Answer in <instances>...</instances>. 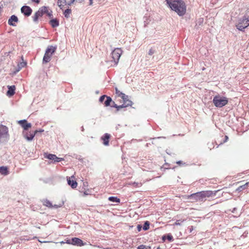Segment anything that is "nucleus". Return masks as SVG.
Wrapping results in <instances>:
<instances>
[{
    "instance_id": "obj_1",
    "label": "nucleus",
    "mask_w": 249,
    "mask_h": 249,
    "mask_svg": "<svg viewBox=\"0 0 249 249\" xmlns=\"http://www.w3.org/2000/svg\"><path fill=\"white\" fill-rule=\"evenodd\" d=\"M218 191L219 190L202 191L189 195L187 197L188 199H192V202H204L206 200L207 198L215 196Z\"/></svg>"
},
{
    "instance_id": "obj_2",
    "label": "nucleus",
    "mask_w": 249,
    "mask_h": 249,
    "mask_svg": "<svg viewBox=\"0 0 249 249\" xmlns=\"http://www.w3.org/2000/svg\"><path fill=\"white\" fill-rule=\"evenodd\" d=\"M166 1L171 9L175 11L179 16H183L186 13V5L182 0H166Z\"/></svg>"
},
{
    "instance_id": "obj_3",
    "label": "nucleus",
    "mask_w": 249,
    "mask_h": 249,
    "mask_svg": "<svg viewBox=\"0 0 249 249\" xmlns=\"http://www.w3.org/2000/svg\"><path fill=\"white\" fill-rule=\"evenodd\" d=\"M213 102L217 107H222L228 103V99L226 97L217 95L213 97Z\"/></svg>"
},
{
    "instance_id": "obj_4",
    "label": "nucleus",
    "mask_w": 249,
    "mask_h": 249,
    "mask_svg": "<svg viewBox=\"0 0 249 249\" xmlns=\"http://www.w3.org/2000/svg\"><path fill=\"white\" fill-rule=\"evenodd\" d=\"M56 47L53 46H49L46 50L44 55L43 58V63H47L50 61L51 57L55 53Z\"/></svg>"
},
{
    "instance_id": "obj_5",
    "label": "nucleus",
    "mask_w": 249,
    "mask_h": 249,
    "mask_svg": "<svg viewBox=\"0 0 249 249\" xmlns=\"http://www.w3.org/2000/svg\"><path fill=\"white\" fill-rule=\"evenodd\" d=\"M9 137L8 127L2 124H0V143L7 141Z\"/></svg>"
},
{
    "instance_id": "obj_6",
    "label": "nucleus",
    "mask_w": 249,
    "mask_h": 249,
    "mask_svg": "<svg viewBox=\"0 0 249 249\" xmlns=\"http://www.w3.org/2000/svg\"><path fill=\"white\" fill-rule=\"evenodd\" d=\"M249 26V17L244 16L243 18L240 19L238 24L236 25L237 29L240 31L244 30Z\"/></svg>"
},
{
    "instance_id": "obj_7",
    "label": "nucleus",
    "mask_w": 249,
    "mask_h": 249,
    "mask_svg": "<svg viewBox=\"0 0 249 249\" xmlns=\"http://www.w3.org/2000/svg\"><path fill=\"white\" fill-rule=\"evenodd\" d=\"M123 53V51L121 48H115L111 53V56L113 62L115 64L118 63L120 56H121Z\"/></svg>"
},
{
    "instance_id": "obj_8",
    "label": "nucleus",
    "mask_w": 249,
    "mask_h": 249,
    "mask_svg": "<svg viewBox=\"0 0 249 249\" xmlns=\"http://www.w3.org/2000/svg\"><path fill=\"white\" fill-rule=\"evenodd\" d=\"M45 158L52 160L54 162H58L64 160L63 158H58L55 155L45 153L44 154Z\"/></svg>"
},
{
    "instance_id": "obj_9",
    "label": "nucleus",
    "mask_w": 249,
    "mask_h": 249,
    "mask_svg": "<svg viewBox=\"0 0 249 249\" xmlns=\"http://www.w3.org/2000/svg\"><path fill=\"white\" fill-rule=\"evenodd\" d=\"M43 204L44 206H45L49 208H54L55 209H57L58 208L61 207L63 205L64 202H61L59 204H54L53 205L49 200L45 199L43 201Z\"/></svg>"
},
{
    "instance_id": "obj_10",
    "label": "nucleus",
    "mask_w": 249,
    "mask_h": 249,
    "mask_svg": "<svg viewBox=\"0 0 249 249\" xmlns=\"http://www.w3.org/2000/svg\"><path fill=\"white\" fill-rule=\"evenodd\" d=\"M71 245L82 247L86 245V243L84 242L82 240L79 238L74 237L71 239Z\"/></svg>"
},
{
    "instance_id": "obj_11",
    "label": "nucleus",
    "mask_w": 249,
    "mask_h": 249,
    "mask_svg": "<svg viewBox=\"0 0 249 249\" xmlns=\"http://www.w3.org/2000/svg\"><path fill=\"white\" fill-rule=\"evenodd\" d=\"M37 130H36L33 132H26L24 131H23V134L25 139H26L28 141H31L33 139L34 137L37 133Z\"/></svg>"
},
{
    "instance_id": "obj_12",
    "label": "nucleus",
    "mask_w": 249,
    "mask_h": 249,
    "mask_svg": "<svg viewBox=\"0 0 249 249\" xmlns=\"http://www.w3.org/2000/svg\"><path fill=\"white\" fill-rule=\"evenodd\" d=\"M112 107H113L117 109L118 110H119L120 108L125 107L128 106H131L132 105V102L131 101H127L125 103L122 104L121 106H118L116 105L114 102L112 101Z\"/></svg>"
},
{
    "instance_id": "obj_13",
    "label": "nucleus",
    "mask_w": 249,
    "mask_h": 249,
    "mask_svg": "<svg viewBox=\"0 0 249 249\" xmlns=\"http://www.w3.org/2000/svg\"><path fill=\"white\" fill-rule=\"evenodd\" d=\"M21 12L26 16H29L32 12V9L28 6H23L21 8Z\"/></svg>"
},
{
    "instance_id": "obj_14",
    "label": "nucleus",
    "mask_w": 249,
    "mask_h": 249,
    "mask_svg": "<svg viewBox=\"0 0 249 249\" xmlns=\"http://www.w3.org/2000/svg\"><path fill=\"white\" fill-rule=\"evenodd\" d=\"M73 179H74V176H72L71 178L67 177V181L68 184L70 185L72 188L74 189L76 188L77 186V183Z\"/></svg>"
},
{
    "instance_id": "obj_15",
    "label": "nucleus",
    "mask_w": 249,
    "mask_h": 249,
    "mask_svg": "<svg viewBox=\"0 0 249 249\" xmlns=\"http://www.w3.org/2000/svg\"><path fill=\"white\" fill-rule=\"evenodd\" d=\"M18 123L23 127L24 130H27L31 128L32 125L30 123H28L26 120H20Z\"/></svg>"
},
{
    "instance_id": "obj_16",
    "label": "nucleus",
    "mask_w": 249,
    "mask_h": 249,
    "mask_svg": "<svg viewBox=\"0 0 249 249\" xmlns=\"http://www.w3.org/2000/svg\"><path fill=\"white\" fill-rule=\"evenodd\" d=\"M68 0H57V5L61 9L63 10L67 5H70Z\"/></svg>"
},
{
    "instance_id": "obj_17",
    "label": "nucleus",
    "mask_w": 249,
    "mask_h": 249,
    "mask_svg": "<svg viewBox=\"0 0 249 249\" xmlns=\"http://www.w3.org/2000/svg\"><path fill=\"white\" fill-rule=\"evenodd\" d=\"M110 138V135L108 133L105 134L101 138L102 140L103 141V143L105 145H108L109 140Z\"/></svg>"
},
{
    "instance_id": "obj_18",
    "label": "nucleus",
    "mask_w": 249,
    "mask_h": 249,
    "mask_svg": "<svg viewBox=\"0 0 249 249\" xmlns=\"http://www.w3.org/2000/svg\"><path fill=\"white\" fill-rule=\"evenodd\" d=\"M18 18L17 16L15 15H13L11 17V18L8 20V23L9 25L12 26H16V24L14 22H18Z\"/></svg>"
},
{
    "instance_id": "obj_19",
    "label": "nucleus",
    "mask_w": 249,
    "mask_h": 249,
    "mask_svg": "<svg viewBox=\"0 0 249 249\" xmlns=\"http://www.w3.org/2000/svg\"><path fill=\"white\" fill-rule=\"evenodd\" d=\"M50 24L53 28H55L59 26V21L56 18L52 19L49 22Z\"/></svg>"
},
{
    "instance_id": "obj_20",
    "label": "nucleus",
    "mask_w": 249,
    "mask_h": 249,
    "mask_svg": "<svg viewBox=\"0 0 249 249\" xmlns=\"http://www.w3.org/2000/svg\"><path fill=\"white\" fill-rule=\"evenodd\" d=\"M16 87L15 86H12L8 87V90L7 92V94L9 96L13 95L15 92Z\"/></svg>"
},
{
    "instance_id": "obj_21",
    "label": "nucleus",
    "mask_w": 249,
    "mask_h": 249,
    "mask_svg": "<svg viewBox=\"0 0 249 249\" xmlns=\"http://www.w3.org/2000/svg\"><path fill=\"white\" fill-rule=\"evenodd\" d=\"M0 173L3 175H7L9 174L8 168L5 166L0 167Z\"/></svg>"
},
{
    "instance_id": "obj_22",
    "label": "nucleus",
    "mask_w": 249,
    "mask_h": 249,
    "mask_svg": "<svg viewBox=\"0 0 249 249\" xmlns=\"http://www.w3.org/2000/svg\"><path fill=\"white\" fill-rule=\"evenodd\" d=\"M40 12L41 13L42 16H43L45 14H47L48 13V11H49V9L48 7L43 6L41 7L39 9Z\"/></svg>"
},
{
    "instance_id": "obj_23",
    "label": "nucleus",
    "mask_w": 249,
    "mask_h": 249,
    "mask_svg": "<svg viewBox=\"0 0 249 249\" xmlns=\"http://www.w3.org/2000/svg\"><path fill=\"white\" fill-rule=\"evenodd\" d=\"M42 15H41V13L40 12L39 10H38L37 12H36L35 15H34V16L33 17V20L34 21H37L38 18L39 17H42Z\"/></svg>"
},
{
    "instance_id": "obj_24",
    "label": "nucleus",
    "mask_w": 249,
    "mask_h": 249,
    "mask_svg": "<svg viewBox=\"0 0 249 249\" xmlns=\"http://www.w3.org/2000/svg\"><path fill=\"white\" fill-rule=\"evenodd\" d=\"M249 185V182H247L244 185L239 186L236 189V191H237L238 192H241V191L247 189Z\"/></svg>"
},
{
    "instance_id": "obj_25",
    "label": "nucleus",
    "mask_w": 249,
    "mask_h": 249,
    "mask_svg": "<svg viewBox=\"0 0 249 249\" xmlns=\"http://www.w3.org/2000/svg\"><path fill=\"white\" fill-rule=\"evenodd\" d=\"M105 99H106V100L105 101V102L104 103V105L106 107H108L112 103V99L110 97L107 96V97H106Z\"/></svg>"
},
{
    "instance_id": "obj_26",
    "label": "nucleus",
    "mask_w": 249,
    "mask_h": 249,
    "mask_svg": "<svg viewBox=\"0 0 249 249\" xmlns=\"http://www.w3.org/2000/svg\"><path fill=\"white\" fill-rule=\"evenodd\" d=\"M108 200L110 201L114 202H117V203H120V199L115 196H110L108 197Z\"/></svg>"
},
{
    "instance_id": "obj_27",
    "label": "nucleus",
    "mask_w": 249,
    "mask_h": 249,
    "mask_svg": "<svg viewBox=\"0 0 249 249\" xmlns=\"http://www.w3.org/2000/svg\"><path fill=\"white\" fill-rule=\"evenodd\" d=\"M121 98L123 100V101H124V103L123 104H124L125 103V102L128 101H131L130 100H129L128 99V96L125 95L124 93H121Z\"/></svg>"
},
{
    "instance_id": "obj_28",
    "label": "nucleus",
    "mask_w": 249,
    "mask_h": 249,
    "mask_svg": "<svg viewBox=\"0 0 249 249\" xmlns=\"http://www.w3.org/2000/svg\"><path fill=\"white\" fill-rule=\"evenodd\" d=\"M150 246H147L144 245H142L137 247V249H151Z\"/></svg>"
},
{
    "instance_id": "obj_29",
    "label": "nucleus",
    "mask_w": 249,
    "mask_h": 249,
    "mask_svg": "<svg viewBox=\"0 0 249 249\" xmlns=\"http://www.w3.org/2000/svg\"><path fill=\"white\" fill-rule=\"evenodd\" d=\"M71 12V10L70 9H67L66 10H65L64 12V15H65V17L66 18L69 17Z\"/></svg>"
},
{
    "instance_id": "obj_30",
    "label": "nucleus",
    "mask_w": 249,
    "mask_h": 249,
    "mask_svg": "<svg viewBox=\"0 0 249 249\" xmlns=\"http://www.w3.org/2000/svg\"><path fill=\"white\" fill-rule=\"evenodd\" d=\"M149 228V223L148 221H146L143 226V229L145 231L147 230Z\"/></svg>"
},
{
    "instance_id": "obj_31",
    "label": "nucleus",
    "mask_w": 249,
    "mask_h": 249,
    "mask_svg": "<svg viewBox=\"0 0 249 249\" xmlns=\"http://www.w3.org/2000/svg\"><path fill=\"white\" fill-rule=\"evenodd\" d=\"M132 185L135 187H140L142 186V184L141 182H134L132 183Z\"/></svg>"
},
{
    "instance_id": "obj_32",
    "label": "nucleus",
    "mask_w": 249,
    "mask_h": 249,
    "mask_svg": "<svg viewBox=\"0 0 249 249\" xmlns=\"http://www.w3.org/2000/svg\"><path fill=\"white\" fill-rule=\"evenodd\" d=\"M106 97H107V96H106V95H105L101 96L100 97L99 101H100L101 103H103V101H104V100L105 99Z\"/></svg>"
},
{
    "instance_id": "obj_33",
    "label": "nucleus",
    "mask_w": 249,
    "mask_h": 249,
    "mask_svg": "<svg viewBox=\"0 0 249 249\" xmlns=\"http://www.w3.org/2000/svg\"><path fill=\"white\" fill-rule=\"evenodd\" d=\"M166 238L169 241H171L173 240V237L171 234H168L166 236Z\"/></svg>"
},
{
    "instance_id": "obj_34",
    "label": "nucleus",
    "mask_w": 249,
    "mask_h": 249,
    "mask_svg": "<svg viewBox=\"0 0 249 249\" xmlns=\"http://www.w3.org/2000/svg\"><path fill=\"white\" fill-rule=\"evenodd\" d=\"M49 17V18H52V16H53V14H52V11H48V13L46 14Z\"/></svg>"
},
{
    "instance_id": "obj_35",
    "label": "nucleus",
    "mask_w": 249,
    "mask_h": 249,
    "mask_svg": "<svg viewBox=\"0 0 249 249\" xmlns=\"http://www.w3.org/2000/svg\"><path fill=\"white\" fill-rule=\"evenodd\" d=\"M154 53V51L152 49H151L149 50V51L148 52V54L151 55H152Z\"/></svg>"
},
{
    "instance_id": "obj_36",
    "label": "nucleus",
    "mask_w": 249,
    "mask_h": 249,
    "mask_svg": "<svg viewBox=\"0 0 249 249\" xmlns=\"http://www.w3.org/2000/svg\"><path fill=\"white\" fill-rule=\"evenodd\" d=\"M190 232H192V231L194 230V227L193 226H189L188 227Z\"/></svg>"
},
{
    "instance_id": "obj_37",
    "label": "nucleus",
    "mask_w": 249,
    "mask_h": 249,
    "mask_svg": "<svg viewBox=\"0 0 249 249\" xmlns=\"http://www.w3.org/2000/svg\"><path fill=\"white\" fill-rule=\"evenodd\" d=\"M180 225V224L179 223V220H177L174 224V225H176V226Z\"/></svg>"
},
{
    "instance_id": "obj_38",
    "label": "nucleus",
    "mask_w": 249,
    "mask_h": 249,
    "mask_svg": "<svg viewBox=\"0 0 249 249\" xmlns=\"http://www.w3.org/2000/svg\"><path fill=\"white\" fill-rule=\"evenodd\" d=\"M66 243L68 244H71V239L70 240V239H67L66 240Z\"/></svg>"
},
{
    "instance_id": "obj_39",
    "label": "nucleus",
    "mask_w": 249,
    "mask_h": 249,
    "mask_svg": "<svg viewBox=\"0 0 249 249\" xmlns=\"http://www.w3.org/2000/svg\"><path fill=\"white\" fill-rule=\"evenodd\" d=\"M177 163L179 165L185 164V163H183L182 161H178L177 162Z\"/></svg>"
},
{
    "instance_id": "obj_40",
    "label": "nucleus",
    "mask_w": 249,
    "mask_h": 249,
    "mask_svg": "<svg viewBox=\"0 0 249 249\" xmlns=\"http://www.w3.org/2000/svg\"><path fill=\"white\" fill-rule=\"evenodd\" d=\"M137 228H138V231H141V230L142 227L141 226V225H138V226H137Z\"/></svg>"
},
{
    "instance_id": "obj_41",
    "label": "nucleus",
    "mask_w": 249,
    "mask_h": 249,
    "mask_svg": "<svg viewBox=\"0 0 249 249\" xmlns=\"http://www.w3.org/2000/svg\"><path fill=\"white\" fill-rule=\"evenodd\" d=\"M89 0V5H92L93 3V0Z\"/></svg>"
},
{
    "instance_id": "obj_42",
    "label": "nucleus",
    "mask_w": 249,
    "mask_h": 249,
    "mask_svg": "<svg viewBox=\"0 0 249 249\" xmlns=\"http://www.w3.org/2000/svg\"><path fill=\"white\" fill-rule=\"evenodd\" d=\"M33 1L36 2L37 3H38L39 2V0H32Z\"/></svg>"
},
{
    "instance_id": "obj_43",
    "label": "nucleus",
    "mask_w": 249,
    "mask_h": 249,
    "mask_svg": "<svg viewBox=\"0 0 249 249\" xmlns=\"http://www.w3.org/2000/svg\"><path fill=\"white\" fill-rule=\"evenodd\" d=\"M225 140L224 141V142H225L227 141V140L228 139V136H225Z\"/></svg>"
},
{
    "instance_id": "obj_44",
    "label": "nucleus",
    "mask_w": 249,
    "mask_h": 249,
    "mask_svg": "<svg viewBox=\"0 0 249 249\" xmlns=\"http://www.w3.org/2000/svg\"><path fill=\"white\" fill-rule=\"evenodd\" d=\"M76 1L78 2H82L83 1V0H76Z\"/></svg>"
},
{
    "instance_id": "obj_45",
    "label": "nucleus",
    "mask_w": 249,
    "mask_h": 249,
    "mask_svg": "<svg viewBox=\"0 0 249 249\" xmlns=\"http://www.w3.org/2000/svg\"><path fill=\"white\" fill-rule=\"evenodd\" d=\"M165 238H166V236H165V235H164V236H163L162 237V240H163V241H165Z\"/></svg>"
},
{
    "instance_id": "obj_46",
    "label": "nucleus",
    "mask_w": 249,
    "mask_h": 249,
    "mask_svg": "<svg viewBox=\"0 0 249 249\" xmlns=\"http://www.w3.org/2000/svg\"><path fill=\"white\" fill-rule=\"evenodd\" d=\"M38 241H39V242H40V243H46V241H43V242H42V241H41V240H38Z\"/></svg>"
},
{
    "instance_id": "obj_47",
    "label": "nucleus",
    "mask_w": 249,
    "mask_h": 249,
    "mask_svg": "<svg viewBox=\"0 0 249 249\" xmlns=\"http://www.w3.org/2000/svg\"><path fill=\"white\" fill-rule=\"evenodd\" d=\"M61 244H64L65 242H63V241H61L60 242Z\"/></svg>"
}]
</instances>
